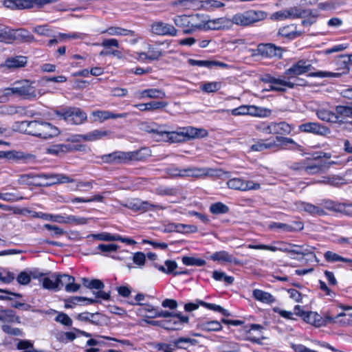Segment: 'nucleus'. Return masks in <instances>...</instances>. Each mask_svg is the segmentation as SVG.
Here are the masks:
<instances>
[{
  "label": "nucleus",
  "mask_w": 352,
  "mask_h": 352,
  "mask_svg": "<svg viewBox=\"0 0 352 352\" xmlns=\"http://www.w3.org/2000/svg\"><path fill=\"white\" fill-rule=\"evenodd\" d=\"M19 183L33 187H49L55 184L73 183L75 180L62 174H24L20 176Z\"/></svg>",
  "instance_id": "f03ea898"
},
{
  "label": "nucleus",
  "mask_w": 352,
  "mask_h": 352,
  "mask_svg": "<svg viewBox=\"0 0 352 352\" xmlns=\"http://www.w3.org/2000/svg\"><path fill=\"white\" fill-rule=\"evenodd\" d=\"M258 51L261 56L267 58L280 57L282 55V48L273 43L260 44L258 46Z\"/></svg>",
  "instance_id": "a878e982"
},
{
  "label": "nucleus",
  "mask_w": 352,
  "mask_h": 352,
  "mask_svg": "<svg viewBox=\"0 0 352 352\" xmlns=\"http://www.w3.org/2000/svg\"><path fill=\"white\" fill-rule=\"evenodd\" d=\"M0 321L4 322H21L20 318L16 316L14 311L12 309H1Z\"/></svg>",
  "instance_id": "c03bdc74"
},
{
  "label": "nucleus",
  "mask_w": 352,
  "mask_h": 352,
  "mask_svg": "<svg viewBox=\"0 0 352 352\" xmlns=\"http://www.w3.org/2000/svg\"><path fill=\"white\" fill-rule=\"evenodd\" d=\"M58 287H65L67 292H76L80 288V285L75 283V278L68 274H57Z\"/></svg>",
  "instance_id": "4be33fe9"
},
{
  "label": "nucleus",
  "mask_w": 352,
  "mask_h": 352,
  "mask_svg": "<svg viewBox=\"0 0 352 352\" xmlns=\"http://www.w3.org/2000/svg\"><path fill=\"white\" fill-rule=\"evenodd\" d=\"M182 2L185 3L186 6H192L197 8H203L208 10H214L217 8H222L225 4L218 0H182Z\"/></svg>",
  "instance_id": "6ab92c4d"
},
{
  "label": "nucleus",
  "mask_w": 352,
  "mask_h": 352,
  "mask_svg": "<svg viewBox=\"0 0 352 352\" xmlns=\"http://www.w3.org/2000/svg\"><path fill=\"white\" fill-rule=\"evenodd\" d=\"M262 81L265 83H270L271 85L276 84V85H285V86H287V88H289V89H294L296 85V83L292 82L289 80L276 78L270 74H266L262 78Z\"/></svg>",
  "instance_id": "79ce46f5"
},
{
  "label": "nucleus",
  "mask_w": 352,
  "mask_h": 352,
  "mask_svg": "<svg viewBox=\"0 0 352 352\" xmlns=\"http://www.w3.org/2000/svg\"><path fill=\"white\" fill-rule=\"evenodd\" d=\"M151 28L152 32L157 35L175 36L177 34V30L173 25L162 21L153 23Z\"/></svg>",
  "instance_id": "412c9836"
},
{
  "label": "nucleus",
  "mask_w": 352,
  "mask_h": 352,
  "mask_svg": "<svg viewBox=\"0 0 352 352\" xmlns=\"http://www.w3.org/2000/svg\"><path fill=\"white\" fill-rule=\"evenodd\" d=\"M137 305L140 306V307L138 309V312L140 315L148 318H157V314L158 312L157 308H155L149 304L138 302Z\"/></svg>",
  "instance_id": "e433bc0d"
},
{
  "label": "nucleus",
  "mask_w": 352,
  "mask_h": 352,
  "mask_svg": "<svg viewBox=\"0 0 352 352\" xmlns=\"http://www.w3.org/2000/svg\"><path fill=\"white\" fill-rule=\"evenodd\" d=\"M149 150L141 148L132 151H115L112 153L102 155L100 158L103 163L111 165L131 164L133 162L144 161L148 156Z\"/></svg>",
  "instance_id": "7ed1b4c3"
},
{
  "label": "nucleus",
  "mask_w": 352,
  "mask_h": 352,
  "mask_svg": "<svg viewBox=\"0 0 352 352\" xmlns=\"http://www.w3.org/2000/svg\"><path fill=\"white\" fill-rule=\"evenodd\" d=\"M148 98L150 99H163L166 97V93L164 90L157 88L146 89Z\"/></svg>",
  "instance_id": "bf43d9fd"
},
{
  "label": "nucleus",
  "mask_w": 352,
  "mask_h": 352,
  "mask_svg": "<svg viewBox=\"0 0 352 352\" xmlns=\"http://www.w3.org/2000/svg\"><path fill=\"white\" fill-rule=\"evenodd\" d=\"M44 228H46L52 236H59L66 233L64 229L60 227L51 224H45Z\"/></svg>",
  "instance_id": "774afa93"
},
{
  "label": "nucleus",
  "mask_w": 352,
  "mask_h": 352,
  "mask_svg": "<svg viewBox=\"0 0 352 352\" xmlns=\"http://www.w3.org/2000/svg\"><path fill=\"white\" fill-rule=\"evenodd\" d=\"M32 276L36 278L37 276L33 275L32 272L23 271L19 274L16 279L19 284L25 285L30 283Z\"/></svg>",
  "instance_id": "13d9d810"
},
{
  "label": "nucleus",
  "mask_w": 352,
  "mask_h": 352,
  "mask_svg": "<svg viewBox=\"0 0 352 352\" xmlns=\"http://www.w3.org/2000/svg\"><path fill=\"white\" fill-rule=\"evenodd\" d=\"M252 295L255 300L263 303L272 304L276 301V298L270 293L261 289H254Z\"/></svg>",
  "instance_id": "4c0bfd02"
},
{
  "label": "nucleus",
  "mask_w": 352,
  "mask_h": 352,
  "mask_svg": "<svg viewBox=\"0 0 352 352\" xmlns=\"http://www.w3.org/2000/svg\"><path fill=\"white\" fill-rule=\"evenodd\" d=\"M157 133L166 134V138L172 142H180L191 139L203 138L208 135V131L204 129H198L193 126L182 127L177 131L166 132L155 130Z\"/></svg>",
  "instance_id": "6e6552de"
},
{
  "label": "nucleus",
  "mask_w": 352,
  "mask_h": 352,
  "mask_svg": "<svg viewBox=\"0 0 352 352\" xmlns=\"http://www.w3.org/2000/svg\"><path fill=\"white\" fill-rule=\"evenodd\" d=\"M314 67L307 59H300L294 63L291 67L286 69L284 72L285 78L288 80L292 78H297L300 75L307 74V77L310 78H330L339 77L340 74L331 72L317 71L312 72Z\"/></svg>",
  "instance_id": "20e7f679"
},
{
  "label": "nucleus",
  "mask_w": 352,
  "mask_h": 352,
  "mask_svg": "<svg viewBox=\"0 0 352 352\" xmlns=\"http://www.w3.org/2000/svg\"><path fill=\"white\" fill-rule=\"evenodd\" d=\"M253 144L248 152H261L265 150H277V144L270 138L266 139H253Z\"/></svg>",
  "instance_id": "aec40b11"
},
{
  "label": "nucleus",
  "mask_w": 352,
  "mask_h": 352,
  "mask_svg": "<svg viewBox=\"0 0 352 352\" xmlns=\"http://www.w3.org/2000/svg\"><path fill=\"white\" fill-rule=\"evenodd\" d=\"M272 122H260L255 124L254 128L261 133L270 135L272 132Z\"/></svg>",
  "instance_id": "052dcab7"
},
{
  "label": "nucleus",
  "mask_w": 352,
  "mask_h": 352,
  "mask_svg": "<svg viewBox=\"0 0 352 352\" xmlns=\"http://www.w3.org/2000/svg\"><path fill=\"white\" fill-rule=\"evenodd\" d=\"M42 285L44 289L49 290L59 291L60 289V287H58L57 281V275L54 276V280L49 277L44 278L42 280Z\"/></svg>",
  "instance_id": "5fc2aeb1"
},
{
  "label": "nucleus",
  "mask_w": 352,
  "mask_h": 352,
  "mask_svg": "<svg viewBox=\"0 0 352 352\" xmlns=\"http://www.w3.org/2000/svg\"><path fill=\"white\" fill-rule=\"evenodd\" d=\"M271 114L272 110L270 109L250 105V116L258 118H267L270 117Z\"/></svg>",
  "instance_id": "de8ad7c7"
},
{
  "label": "nucleus",
  "mask_w": 352,
  "mask_h": 352,
  "mask_svg": "<svg viewBox=\"0 0 352 352\" xmlns=\"http://www.w3.org/2000/svg\"><path fill=\"white\" fill-rule=\"evenodd\" d=\"M101 34H107L111 36H128L132 37L136 36L135 32L133 30L116 26L109 27L104 30H102Z\"/></svg>",
  "instance_id": "f704fd0d"
},
{
  "label": "nucleus",
  "mask_w": 352,
  "mask_h": 352,
  "mask_svg": "<svg viewBox=\"0 0 352 352\" xmlns=\"http://www.w3.org/2000/svg\"><path fill=\"white\" fill-rule=\"evenodd\" d=\"M189 322V317L182 313H175L169 320L163 322L162 327L167 330L178 331L183 329L185 324Z\"/></svg>",
  "instance_id": "a211bd4d"
},
{
  "label": "nucleus",
  "mask_w": 352,
  "mask_h": 352,
  "mask_svg": "<svg viewBox=\"0 0 352 352\" xmlns=\"http://www.w3.org/2000/svg\"><path fill=\"white\" fill-rule=\"evenodd\" d=\"M23 197L14 192H0V199L6 201H17L21 200Z\"/></svg>",
  "instance_id": "338daca9"
},
{
  "label": "nucleus",
  "mask_w": 352,
  "mask_h": 352,
  "mask_svg": "<svg viewBox=\"0 0 352 352\" xmlns=\"http://www.w3.org/2000/svg\"><path fill=\"white\" fill-rule=\"evenodd\" d=\"M34 82L28 80L16 81L11 87L5 89L6 96L16 95L23 99L31 100L37 96V91L33 85Z\"/></svg>",
  "instance_id": "9d476101"
},
{
  "label": "nucleus",
  "mask_w": 352,
  "mask_h": 352,
  "mask_svg": "<svg viewBox=\"0 0 352 352\" xmlns=\"http://www.w3.org/2000/svg\"><path fill=\"white\" fill-rule=\"evenodd\" d=\"M229 210V207L221 201L212 204L209 208L210 212L214 215L226 214Z\"/></svg>",
  "instance_id": "3c124183"
},
{
  "label": "nucleus",
  "mask_w": 352,
  "mask_h": 352,
  "mask_svg": "<svg viewBox=\"0 0 352 352\" xmlns=\"http://www.w3.org/2000/svg\"><path fill=\"white\" fill-rule=\"evenodd\" d=\"M267 12L261 10L249 9L234 14L231 19L233 24L243 27H252L267 18Z\"/></svg>",
  "instance_id": "0eeeda50"
},
{
  "label": "nucleus",
  "mask_w": 352,
  "mask_h": 352,
  "mask_svg": "<svg viewBox=\"0 0 352 352\" xmlns=\"http://www.w3.org/2000/svg\"><path fill=\"white\" fill-rule=\"evenodd\" d=\"M298 131L302 133H312L322 136L327 135L330 133L329 128L315 122H308L300 124L298 126Z\"/></svg>",
  "instance_id": "f3484780"
},
{
  "label": "nucleus",
  "mask_w": 352,
  "mask_h": 352,
  "mask_svg": "<svg viewBox=\"0 0 352 352\" xmlns=\"http://www.w3.org/2000/svg\"><path fill=\"white\" fill-rule=\"evenodd\" d=\"M161 230L164 233L176 232L187 234L195 232L197 228L194 225L169 223L164 226Z\"/></svg>",
  "instance_id": "5701e85b"
},
{
  "label": "nucleus",
  "mask_w": 352,
  "mask_h": 352,
  "mask_svg": "<svg viewBox=\"0 0 352 352\" xmlns=\"http://www.w3.org/2000/svg\"><path fill=\"white\" fill-rule=\"evenodd\" d=\"M0 42L14 43L13 30L7 28L0 29Z\"/></svg>",
  "instance_id": "4d7b16f0"
},
{
  "label": "nucleus",
  "mask_w": 352,
  "mask_h": 352,
  "mask_svg": "<svg viewBox=\"0 0 352 352\" xmlns=\"http://www.w3.org/2000/svg\"><path fill=\"white\" fill-rule=\"evenodd\" d=\"M306 162H307V160H306V158H305V159L301 160L298 162H292L289 165L288 168L289 170H291L292 171L298 172L301 174H304Z\"/></svg>",
  "instance_id": "680f3d73"
},
{
  "label": "nucleus",
  "mask_w": 352,
  "mask_h": 352,
  "mask_svg": "<svg viewBox=\"0 0 352 352\" xmlns=\"http://www.w3.org/2000/svg\"><path fill=\"white\" fill-rule=\"evenodd\" d=\"M188 63L191 66L204 67L207 68H212L214 66L219 67L221 68H228L229 65L223 62L218 60H195L189 58Z\"/></svg>",
  "instance_id": "cd10ccee"
},
{
  "label": "nucleus",
  "mask_w": 352,
  "mask_h": 352,
  "mask_svg": "<svg viewBox=\"0 0 352 352\" xmlns=\"http://www.w3.org/2000/svg\"><path fill=\"white\" fill-rule=\"evenodd\" d=\"M14 42L32 43L34 41V36L25 29L13 30Z\"/></svg>",
  "instance_id": "473e14b6"
},
{
  "label": "nucleus",
  "mask_w": 352,
  "mask_h": 352,
  "mask_svg": "<svg viewBox=\"0 0 352 352\" xmlns=\"http://www.w3.org/2000/svg\"><path fill=\"white\" fill-rule=\"evenodd\" d=\"M226 184L230 189L240 191L258 190L261 188L260 184L250 180H245L241 177L231 178L228 179Z\"/></svg>",
  "instance_id": "2eb2a0df"
},
{
  "label": "nucleus",
  "mask_w": 352,
  "mask_h": 352,
  "mask_svg": "<svg viewBox=\"0 0 352 352\" xmlns=\"http://www.w3.org/2000/svg\"><path fill=\"white\" fill-rule=\"evenodd\" d=\"M56 2V0H5V7L12 10H24L36 8L41 9L45 5Z\"/></svg>",
  "instance_id": "9b49d317"
},
{
  "label": "nucleus",
  "mask_w": 352,
  "mask_h": 352,
  "mask_svg": "<svg viewBox=\"0 0 352 352\" xmlns=\"http://www.w3.org/2000/svg\"><path fill=\"white\" fill-rule=\"evenodd\" d=\"M306 164L304 175H314L322 173L325 166V162H315L309 157H306Z\"/></svg>",
  "instance_id": "bb28decb"
},
{
  "label": "nucleus",
  "mask_w": 352,
  "mask_h": 352,
  "mask_svg": "<svg viewBox=\"0 0 352 352\" xmlns=\"http://www.w3.org/2000/svg\"><path fill=\"white\" fill-rule=\"evenodd\" d=\"M125 114L114 113L109 111L96 110L91 112L90 114L91 122H100L102 123L109 119H116L124 118Z\"/></svg>",
  "instance_id": "b1692460"
},
{
  "label": "nucleus",
  "mask_w": 352,
  "mask_h": 352,
  "mask_svg": "<svg viewBox=\"0 0 352 352\" xmlns=\"http://www.w3.org/2000/svg\"><path fill=\"white\" fill-rule=\"evenodd\" d=\"M27 64V57L24 56H16L8 57L6 59L4 66L8 69H16L25 67Z\"/></svg>",
  "instance_id": "c9c22d12"
},
{
  "label": "nucleus",
  "mask_w": 352,
  "mask_h": 352,
  "mask_svg": "<svg viewBox=\"0 0 352 352\" xmlns=\"http://www.w3.org/2000/svg\"><path fill=\"white\" fill-rule=\"evenodd\" d=\"M344 56V54H341L336 57L335 64L338 66L337 69L340 70V72H337L336 74H340L341 76L342 74L347 73L350 69V66L349 65V61L342 58Z\"/></svg>",
  "instance_id": "864d4df0"
},
{
  "label": "nucleus",
  "mask_w": 352,
  "mask_h": 352,
  "mask_svg": "<svg viewBox=\"0 0 352 352\" xmlns=\"http://www.w3.org/2000/svg\"><path fill=\"white\" fill-rule=\"evenodd\" d=\"M7 159L9 161L19 162H25L29 158L28 155L24 154L23 152L16 151H0V159Z\"/></svg>",
  "instance_id": "c756f323"
},
{
  "label": "nucleus",
  "mask_w": 352,
  "mask_h": 352,
  "mask_svg": "<svg viewBox=\"0 0 352 352\" xmlns=\"http://www.w3.org/2000/svg\"><path fill=\"white\" fill-rule=\"evenodd\" d=\"M211 259L217 261L231 262L232 256L226 251H220L214 253L211 256Z\"/></svg>",
  "instance_id": "69168bd1"
},
{
  "label": "nucleus",
  "mask_w": 352,
  "mask_h": 352,
  "mask_svg": "<svg viewBox=\"0 0 352 352\" xmlns=\"http://www.w3.org/2000/svg\"><path fill=\"white\" fill-rule=\"evenodd\" d=\"M294 129V124L285 121L272 122L271 134L275 135V136L270 138L277 144V150H302L301 145L295 142L294 139L287 137L291 135Z\"/></svg>",
  "instance_id": "f257e3e1"
},
{
  "label": "nucleus",
  "mask_w": 352,
  "mask_h": 352,
  "mask_svg": "<svg viewBox=\"0 0 352 352\" xmlns=\"http://www.w3.org/2000/svg\"><path fill=\"white\" fill-rule=\"evenodd\" d=\"M292 248V244H287L283 241H274L273 243L270 245H253L250 244L248 245V248L250 249H255V250H270L272 252H288L289 251V248Z\"/></svg>",
  "instance_id": "393cba45"
},
{
  "label": "nucleus",
  "mask_w": 352,
  "mask_h": 352,
  "mask_svg": "<svg viewBox=\"0 0 352 352\" xmlns=\"http://www.w3.org/2000/svg\"><path fill=\"white\" fill-rule=\"evenodd\" d=\"M341 202L334 201L329 199H324L321 200V203L320 206L321 208H324V210H327L329 212H332L338 216L340 210Z\"/></svg>",
  "instance_id": "ea45409f"
},
{
  "label": "nucleus",
  "mask_w": 352,
  "mask_h": 352,
  "mask_svg": "<svg viewBox=\"0 0 352 352\" xmlns=\"http://www.w3.org/2000/svg\"><path fill=\"white\" fill-rule=\"evenodd\" d=\"M54 115L70 125H80L87 119L86 112L77 107H64L54 111Z\"/></svg>",
  "instance_id": "1a4fd4ad"
},
{
  "label": "nucleus",
  "mask_w": 352,
  "mask_h": 352,
  "mask_svg": "<svg viewBox=\"0 0 352 352\" xmlns=\"http://www.w3.org/2000/svg\"><path fill=\"white\" fill-rule=\"evenodd\" d=\"M314 249L315 248L313 247L304 248L302 246L292 244V248H289V253L292 254H300L302 256L310 255L311 258L317 260L316 256L314 252Z\"/></svg>",
  "instance_id": "a19ab883"
},
{
  "label": "nucleus",
  "mask_w": 352,
  "mask_h": 352,
  "mask_svg": "<svg viewBox=\"0 0 352 352\" xmlns=\"http://www.w3.org/2000/svg\"><path fill=\"white\" fill-rule=\"evenodd\" d=\"M108 133L107 131H101V130H94L87 134L80 135V137L85 141H96L97 140L101 139L102 137L107 135Z\"/></svg>",
  "instance_id": "8fccbe9b"
},
{
  "label": "nucleus",
  "mask_w": 352,
  "mask_h": 352,
  "mask_svg": "<svg viewBox=\"0 0 352 352\" xmlns=\"http://www.w3.org/2000/svg\"><path fill=\"white\" fill-rule=\"evenodd\" d=\"M198 328L206 331H219L222 329V325L217 320L202 322L198 324Z\"/></svg>",
  "instance_id": "a18cd8bd"
},
{
  "label": "nucleus",
  "mask_w": 352,
  "mask_h": 352,
  "mask_svg": "<svg viewBox=\"0 0 352 352\" xmlns=\"http://www.w3.org/2000/svg\"><path fill=\"white\" fill-rule=\"evenodd\" d=\"M173 21L176 26L182 28L184 34H191L197 30L206 28L208 21L204 14H192L177 15Z\"/></svg>",
  "instance_id": "423d86ee"
},
{
  "label": "nucleus",
  "mask_w": 352,
  "mask_h": 352,
  "mask_svg": "<svg viewBox=\"0 0 352 352\" xmlns=\"http://www.w3.org/2000/svg\"><path fill=\"white\" fill-rule=\"evenodd\" d=\"M21 126L25 128V133L43 139L52 138L60 133L58 127L47 122L30 120L21 122Z\"/></svg>",
  "instance_id": "39448f33"
},
{
  "label": "nucleus",
  "mask_w": 352,
  "mask_h": 352,
  "mask_svg": "<svg viewBox=\"0 0 352 352\" xmlns=\"http://www.w3.org/2000/svg\"><path fill=\"white\" fill-rule=\"evenodd\" d=\"M302 221H288V223L273 222L267 226V230L282 232L300 231L303 229Z\"/></svg>",
  "instance_id": "dca6fc26"
},
{
  "label": "nucleus",
  "mask_w": 352,
  "mask_h": 352,
  "mask_svg": "<svg viewBox=\"0 0 352 352\" xmlns=\"http://www.w3.org/2000/svg\"><path fill=\"white\" fill-rule=\"evenodd\" d=\"M154 192L160 196H177L179 189L175 187L160 186L155 188Z\"/></svg>",
  "instance_id": "49530a36"
},
{
  "label": "nucleus",
  "mask_w": 352,
  "mask_h": 352,
  "mask_svg": "<svg viewBox=\"0 0 352 352\" xmlns=\"http://www.w3.org/2000/svg\"><path fill=\"white\" fill-rule=\"evenodd\" d=\"M346 314L344 312H342L337 314L336 317H331L327 314L324 317H322L317 312L307 311V314L304 316L303 320L316 327H320L325 326L329 323L337 322V320L339 318L344 316Z\"/></svg>",
  "instance_id": "f8f14e48"
},
{
  "label": "nucleus",
  "mask_w": 352,
  "mask_h": 352,
  "mask_svg": "<svg viewBox=\"0 0 352 352\" xmlns=\"http://www.w3.org/2000/svg\"><path fill=\"white\" fill-rule=\"evenodd\" d=\"M168 104L167 101L151 100L148 102V111H162Z\"/></svg>",
  "instance_id": "6e6d98bb"
},
{
  "label": "nucleus",
  "mask_w": 352,
  "mask_h": 352,
  "mask_svg": "<svg viewBox=\"0 0 352 352\" xmlns=\"http://www.w3.org/2000/svg\"><path fill=\"white\" fill-rule=\"evenodd\" d=\"M295 16L303 18L302 21V25L309 27L316 22L318 14L317 11L303 10L299 13H296Z\"/></svg>",
  "instance_id": "c85d7f7f"
},
{
  "label": "nucleus",
  "mask_w": 352,
  "mask_h": 352,
  "mask_svg": "<svg viewBox=\"0 0 352 352\" xmlns=\"http://www.w3.org/2000/svg\"><path fill=\"white\" fill-rule=\"evenodd\" d=\"M23 216H26L30 218H38L43 220H69V221H76V220H94L92 218L86 219V218H79L76 216H67L63 217L61 215H52L47 213H44L42 212H36L31 210H28L23 208Z\"/></svg>",
  "instance_id": "4468645a"
},
{
  "label": "nucleus",
  "mask_w": 352,
  "mask_h": 352,
  "mask_svg": "<svg viewBox=\"0 0 352 352\" xmlns=\"http://www.w3.org/2000/svg\"><path fill=\"white\" fill-rule=\"evenodd\" d=\"M299 208L312 216H325L327 212L321 208L320 204L318 206L314 205L310 203L302 201L299 204Z\"/></svg>",
  "instance_id": "2f4dec72"
},
{
  "label": "nucleus",
  "mask_w": 352,
  "mask_h": 352,
  "mask_svg": "<svg viewBox=\"0 0 352 352\" xmlns=\"http://www.w3.org/2000/svg\"><path fill=\"white\" fill-rule=\"evenodd\" d=\"M318 118L324 122L331 123H341L342 120H338L337 112H333L328 109H319L316 112Z\"/></svg>",
  "instance_id": "72a5a7b5"
},
{
  "label": "nucleus",
  "mask_w": 352,
  "mask_h": 352,
  "mask_svg": "<svg viewBox=\"0 0 352 352\" xmlns=\"http://www.w3.org/2000/svg\"><path fill=\"white\" fill-rule=\"evenodd\" d=\"M222 87V82H206L201 84L200 86V89L202 91L210 94L214 93L219 89H221Z\"/></svg>",
  "instance_id": "603ef678"
},
{
  "label": "nucleus",
  "mask_w": 352,
  "mask_h": 352,
  "mask_svg": "<svg viewBox=\"0 0 352 352\" xmlns=\"http://www.w3.org/2000/svg\"><path fill=\"white\" fill-rule=\"evenodd\" d=\"M336 111L338 116V120H342L345 118H352V106L337 105ZM341 122H343L342 121Z\"/></svg>",
  "instance_id": "09e8293b"
},
{
  "label": "nucleus",
  "mask_w": 352,
  "mask_h": 352,
  "mask_svg": "<svg viewBox=\"0 0 352 352\" xmlns=\"http://www.w3.org/2000/svg\"><path fill=\"white\" fill-rule=\"evenodd\" d=\"M126 206L134 212L144 213L148 211L157 212L165 210L166 206L162 204H155L148 201H143L139 198L132 199V200L126 204Z\"/></svg>",
  "instance_id": "ddd939ff"
},
{
  "label": "nucleus",
  "mask_w": 352,
  "mask_h": 352,
  "mask_svg": "<svg viewBox=\"0 0 352 352\" xmlns=\"http://www.w3.org/2000/svg\"><path fill=\"white\" fill-rule=\"evenodd\" d=\"M182 262L184 265L188 266H203L206 264V261L204 259L190 256H184Z\"/></svg>",
  "instance_id": "e2e57ef3"
},
{
  "label": "nucleus",
  "mask_w": 352,
  "mask_h": 352,
  "mask_svg": "<svg viewBox=\"0 0 352 352\" xmlns=\"http://www.w3.org/2000/svg\"><path fill=\"white\" fill-rule=\"evenodd\" d=\"M146 54L148 61L158 60L163 56L162 50L157 44H147Z\"/></svg>",
  "instance_id": "58836bf2"
},
{
  "label": "nucleus",
  "mask_w": 352,
  "mask_h": 352,
  "mask_svg": "<svg viewBox=\"0 0 352 352\" xmlns=\"http://www.w3.org/2000/svg\"><path fill=\"white\" fill-rule=\"evenodd\" d=\"M208 170L205 168H199L196 166H189L184 168V177H200L208 175Z\"/></svg>",
  "instance_id": "37998d69"
},
{
  "label": "nucleus",
  "mask_w": 352,
  "mask_h": 352,
  "mask_svg": "<svg viewBox=\"0 0 352 352\" xmlns=\"http://www.w3.org/2000/svg\"><path fill=\"white\" fill-rule=\"evenodd\" d=\"M338 216H346L352 218V202H341Z\"/></svg>",
  "instance_id": "0e129e2a"
},
{
  "label": "nucleus",
  "mask_w": 352,
  "mask_h": 352,
  "mask_svg": "<svg viewBox=\"0 0 352 352\" xmlns=\"http://www.w3.org/2000/svg\"><path fill=\"white\" fill-rule=\"evenodd\" d=\"M302 32L297 30V27L293 24L280 28L278 30V35L289 41L294 40L300 36Z\"/></svg>",
  "instance_id": "7c9ffc66"
}]
</instances>
